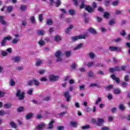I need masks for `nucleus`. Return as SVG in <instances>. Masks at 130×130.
Wrapping results in <instances>:
<instances>
[{
	"label": "nucleus",
	"mask_w": 130,
	"mask_h": 130,
	"mask_svg": "<svg viewBox=\"0 0 130 130\" xmlns=\"http://www.w3.org/2000/svg\"><path fill=\"white\" fill-rule=\"evenodd\" d=\"M51 99V97L50 96H47L43 98V101H46V102H47L49 101Z\"/></svg>",
	"instance_id": "37998d69"
},
{
	"label": "nucleus",
	"mask_w": 130,
	"mask_h": 130,
	"mask_svg": "<svg viewBox=\"0 0 130 130\" xmlns=\"http://www.w3.org/2000/svg\"><path fill=\"white\" fill-rule=\"evenodd\" d=\"M128 85V83H127V82H126V81L122 82L121 83V86L122 88H127Z\"/></svg>",
	"instance_id": "5701e85b"
},
{
	"label": "nucleus",
	"mask_w": 130,
	"mask_h": 130,
	"mask_svg": "<svg viewBox=\"0 0 130 130\" xmlns=\"http://www.w3.org/2000/svg\"><path fill=\"white\" fill-rule=\"evenodd\" d=\"M1 46L3 47L4 46H6L7 45V41L4 39L1 42Z\"/></svg>",
	"instance_id": "2f4dec72"
},
{
	"label": "nucleus",
	"mask_w": 130,
	"mask_h": 130,
	"mask_svg": "<svg viewBox=\"0 0 130 130\" xmlns=\"http://www.w3.org/2000/svg\"><path fill=\"white\" fill-rule=\"evenodd\" d=\"M109 24L110 26H112V25H114V24H115V21L110 20Z\"/></svg>",
	"instance_id": "69168bd1"
},
{
	"label": "nucleus",
	"mask_w": 130,
	"mask_h": 130,
	"mask_svg": "<svg viewBox=\"0 0 130 130\" xmlns=\"http://www.w3.org/2000/svg\"><path fill=\"white\" fill-rule=\"evenodd\" d=\"M54 40L56 41V42H58V41H60V40H61V38L60 37V36L57 35L54 37Z\"/></svg>",
	"instance_id": "393cba45"
},
{
	"label": "nucleus",
	"mask_w": 130,
	"mask_h": 130,
	"mask_svg": "<svg viewBox=\"0 0 130 130\" xmlns=\"http://www.w3.org/2000/svg\"><path fill=\"white\" fill-rule=\"evenodd\" d=\"M33 88H30L27 91V94H28V95H32V94H33Z\"/></svg>",
	"instance_id": "052dcab7"
},
{
	"label": "nucleus",
	"mask_w": 130,
	"mask_h": 130,
	"mask_svg": "<svg viewBox=\"0 0 130 130\" xmlns=\"http://www.w3.org/2000/svg\"><path fill=\"white\" fill-rule=\"evenodd\" d=\"M88 32H86L84 34L80 35L78 36H75L71 38L72 41H73V42H75V41H77V40H79L80 39H86L87 37H88Z\"/></svg>",
	"instance_id": "f257e3e1"
},
{
	"label": "nucleus",
	"mask_w": 130,
	"mask_h": 130,
	"mask_svg": "<svg viewBox=\"0 0 130 130\" xmlns=\"http://www.w3.org/2000/svg\"><path fill=\"white\" fill-rule=\"evenodd\" d=\"M87 77L88 78H92L94 77V73H93V71H90L87 73Z\"/></svg>",
	"instance_id": "c756f323"
},
{
	"label": "nucleus",
	"mask_w": 130,
	"mask_h": 130,
	"mask_svg": "<svg viewBox=\"0 0 130 130\" xmlns=\"http://www.w3.org/2000/svg\"><path fill=\"white\" fill-rule=\"evenodd\" d=\"M46 124L44 122L41 123L36 127L37 130H43L45 128Z\"/></svg>",
	"instance_id": "0eeeda50"
},
{
	"label": "nucleus",
	"mask_w": 130,
	"mask_h": 130,
	"mask_svg": "<svg viewBox=\"0 0 130 130\" xmlns=\"http://www.w3.org/2000/svg\"><path fill=\"white\" fill-rule=\"evenodd\" d=\"M113 92L114 94H120V89L119 88H116L113 90Z\"/></svg>",
	"instance_id": "58836bf2"
},
{
	"label": "nucleus",
	"mask_w": 130,
	"mask_h": 130,
	"mask_svg": "<svg viewBox=\"0 0 130 130\" xmlns=\"http://www.w3.org/2000/svg\"><path fill=\"white\" fill-rule=\"evenodd\" d=\"M70 125H71L72 127H77L78 126V123L77 122L72 121L70 122Z\"/></svg>",
	"instance_id": "f3484780"
},
{
	"label": "nucleus",
	"mask_w": 130,
	"mask_h": 130,
	"mask_svg": "<svg viewBox=\"0 0 130 130\" xmlns=\"http://www.w3.org/2000/svg\"><path fill=\"white\" fill-rule=\"evenodd\" d=\"M29 20L31 21V24H35L36 22V19H35V17L31 16L29 18Z\"/></svg>",
	"instance_id": "f704fd0d"
},
{
	"label": "nucleus",
	"mask_w": 130,
	"mask_h": 130,
	"mask_svg": "<svg viewBox=\"0 0 130 130\" xmlns=\"http://www.w3.org/2000/svg\"><path fill=\"white\" fill-rule=\"evenodd\" d=\"M105 121L104 119L99 118L96 121V125H98V126H103Z\"/></svg>",
	"instance_id": "423d86ee"
},
{
	"label": "nucleus",
	"mask_w": 130,
	"mask_h": 130,
	"mask_svg": "<svg viewBox=\"0 0 130 130\" xmlns=\"http://www.w3.org/2000/svg\"><path fill=\"white\" fill-rule=\"evenodd\" d=\"M111 77L112 78V80L115 81L118 84H119V83H120V79H119V78H116V77H115V75H112L111 76Z\"/></svg>",
	"instance_id": "ddd939ff"
},
{
	"label": "nucleus",
	"mask_w": 130,
	"mask_h": 130,
	"mask_svg": "<svg viewBox=\"0 0 130 130\" xmlns=\"http://www.w3.org/2000/svg\"><path fill=\"white\" fill-rule=\"evenodd\" d=\"M79 71L81 73H86V72H87V70H86V69H85L84 67L80 68Z\"/></svg>",
	"instance_id": "bf43d9fd"
},
{
	"label": "nucleus",
	"mask_w": 130,
	"mask_h": 130,
	"mask_svg": "<svg viewBox=\"0 0 130 130\" xmlns=\"http://www.w3.org/2000/svg\"><path fill=\"white\" fill-rule=\"evenodd\" d=\"M16 70H17V71H23V70H24V67L22 66H17L16 68Z\"/></svg>",
	"instance_id": "c03bdc74"
},
{
	"label": "nucleus",
	"mask_w": 130,
	"mask_h": 130,
	"mask_svg": "<svg viewBox=\"0 0 130 130\" xmlns=\"http://www.w3.org/2000/svg\"><path fill=\"white\" fill-rule=\"evenodd\" d=\"M10 125L13 128H17L18 126H17V124L15 123L14 121H11L10 122Z\"/></svg>",
	"instance_id": "6ab92c4d"
},
{
	"label": "nucleus",
	"mask_w": 130,
	"mask_h": 130,
	"mask_svg": "<svg viewBox=\"0 0 130 130\" xmlns=\"http://www.w3.org/2000/svg\"><path fill=\"white\" fill-rule=\"evenodd\" d=\"M83 47V44H79L74 49V50H78V49H81Z\"/></svg>",
	"instance_id": "bb28decb"
},
{
	"label": "nucleus",
	"mask_w": 130,
	"mask_h": 130,
	"mask_svg": "<svg viewBox=\"0 0 130 130\" xmlns=\"http://www.w3.org/2000/svg\"><path fill=\"white\" fill-rule=\"evenodd\" d=\"M16 96L17 97V98H18L19 100H24V99H25V92H21L20 89H17L16 93Z\"/></svg>",
	"instance_id": "7ed1b4c3"
},
{
	"label": "nucleus",
	"mask_w": 130,
	"mask_h": 130,
	"mask_svg": "<svg viewBox=\"0 0 130 130\" xmlns=\"http://www.w3.org/2000/svg\"><path fill=\"white\" fill-rule=\"evenodd\" d=\"M10 86H15L16 82H15V80L14 79H11L10 81Z\"/></svg>",
	"instance_id": "3c124183"
},
{
	"label": "nucleus",
	"mask_w": 130,
	"mask_h": 130,
	"mask_svg": "<svg viewBox=\"0 0 130 130\" xmlns=\"http://www.w3.org/2000/svg\"><path fill=\"white\" fill-rule=\"evenodd\" d=\"M109 71L110 73H114L115 71H120V68L118 66H116L114 68H110Z\"/></svg>",
	"instance_id": "9b49d317"
},
{
	"label": "nucleus",
	"mask_w": 130,
	"mask_h": 130,
	"mask_svg": "<svg viewBox=\"0 0 130 130\" xmlns=\"http://www.w3.org/2000/svg\"><path fill=\"white\" fill-rule=\"evenodd\" d=\"M27 24H28V23L27 22V20L26 19L22 20L21 22V25L24 27H26V26H27Z\"/></svg>",
	"instance_id": "a19ab883"
},
{
	"label": "nucleus",
	"mask_w": 130,
	"mask_h": 130,
	"mask_svg": "<svg viewBox=\"0 0 130 130\" xmlns=\"http://www.w3.org/2000/svg\"><path fill=\"white\" fill-rule=\"evenodd\" d=\"M20 10H21V11H25L27 10V6H26V5H21L20 7Z\"/></svg>",
	"instance_id": "603ef678"
},
{
	"label": "nucleus",
	"mask_w": 130,
	"mask_h": 130,
	"mask_svg": "<svg viewBox=\"0 0 130 130\" xmlns=\"http://www.w3.org/2000/svg\"><path fill=\"white\" fill-rule=\"evenodd\" d=\"M19 40L18 38H15L12 41V44H17L18 42H19Z\"/></svg>",
	"instance_id": "e433bc0d"
},
{
	"label": "nucleus",
	"mask_w": 130,
	"mask_h": 130,
	"mask_svg": "<svg viewBox=\"0 0 130 130\" xmlns=\"http://www.w3.org/2000/svg\"><path fill=\"white\" fill-rule=\"evenodd\" d=\"M102 130H109V127L107 126H103L101 128Z\"/></svg>",
	"instance_id": "774afa93"
},
{
	"label": "nucleus",
	"mask_w": 130,
	"mask_h": 130,
	"mask_svg": "<svg viewBox=\"0 0 130 130\" xmlns=\"http://www.w3.org/2000/svg\"><path fill=\"white\" fill-rule=\"evenodd\" d=\"M57 130H64V126H59L57 127Z\"/></svg>",
	"instance_id": "338daca9"
},
{
	"label": "nucleus",
	"mask_w": 130,
	"mask_h": 130,
	"mask_svg": "<svg viewBox=\"0 0 130 130\" xmlns=\"http://www.w3.org/2000/svg\"><path fill=\"white\" fill-rule=\"evenodd\" d=\"M53 123H54V120H52V121L49 123V126L48 127V128L49 129H51L53 127Z\"/></svg>",
	"instance_id": "412c9836"
},
{
	"label": "nucleus",
	"mask_w": 130,
	"mask_h": 130,
	"mask_svg": "<svg viewBox=\"0 0 130 130\" xmlns=\"http://www.w3.org/2000/svg\"><path fill=\"white\" fill-rule=\"evenodd\" d=\"M112 5L114 7H116L117 6H118V1H116L112 2Z\"/></svg>",
	"instance_id": "6e6d98bb"
},
{
	"label": "nucleus",
	"mask_w": 130,
	"mask_h": 130,
	"mask_svg": "<svg viewBox=\"0 0 130 130\" xmlns=\"http://www.w3.org/2000/svg\"><path fill=\"white\" fill-rule=\"evenodd\" d=\"M43 62V60H37L36 62V66H40V64H42Z\"/></svg>",
	"instance_id": "5fc2aeb1"
},
{
	"label": "nucleus",
	"mask_w": 130,
	"mask_h": 130,
	"mask_svg": "<svg viewBox=\"0 0 130 130\" xmlns=\"http://www.w3.org/2000/svg\"><path fill=\"white\" fill-rule=\"evenodd\" d=\"M69 13L71 16H74V15H76V12L73 9L69 10Z\"/></svg>",
	"instance_id": "72a5a7b5"
},
{
	"label": "nucleus",
	"mask_w": 130,
	"mask_h": 130,
	"mask_svg": "<svg viewBox=\"0 0 130 130\" xmlns=\"http://www.w3.org/2000/svg\"><path fill=\"white\" fill-rule=\"evenodd\" d=\"M122 39L121 38H117L113 40L114 42H116V43H118V42H120Z\"/></svg>",
	"instance_id": "8fccbe9b"
},
{
	"label": "nucleus",
	"mask_w": 130,
	"mask_h": 130,
	"mask_svg": "<svg viewBox=\"0 0 130 130\" xmlns=\"http://www.w3.org/2000/svg\"><path fill=\"white\" fill-rule=\"evenodd\" d=\"M0 23H1L2 25H6V24H7V22L4 20V16H0Z\"/></svg>",
	"instance_id": "aec40b11"
},
{
	"label": "nucleus",
	"mask_w": 130,
	"mask_h": 130,
	"mask_svg": "<svg viewBox=\"0 0 130 130\" xmlns=\"http://www.w3.org/2000/svg\"><path fill=\"white\" fill-rule=\"evenodd\" d=\"M110 17V13L109 12H105L104 14V18L105 19H108Z\"/></svg>",
	"instance_id": "c9c22d12"
},
{
	"label": "nucleus",
	"mask_w": 130,
	"mask_h": 130,
	"mask_svg": "<svg viewBox=\"0 0 130 130\" xmlns=\"http://www.w3.org/2000/svg\"><path fill=\"white\" fill-rule=\"evenodd\" d=\"M119 109L121 111H124L125 110V107H124V105L123 104H120L118 106Z\"/></svg>",
	"instance_id": "4be33fe9"
},
{
	"label": "nucleus",
	"mask_w": 130,
	"mask_h": 130,
	"mask_svg": "<svg viewBox=\"0 0 130 130\" xmlns=\"http://www.w3.org/2000/svg\"><path fill=\"white\" fill-rule=\"evenodd\" d=\"M87 13H84L83 16V18H84L85 23H88L89 22V18H87Z\"/></svg>",
	"instance_id": "cd10ccee"
},
{
	"label": "nucleus",
	"mask_w": 130,
	"mask_h": 130,
	"mask_svg": "<svg viewBox=\"0 0 130 130\" xmlns=\"http://www.w3.org/2000/svg\"><path fill=\"white\" fill-rule=\"evenodd\" d=\"M88 31L90 32V33H91V34H93V35L97 34V31H96V30H95V29L93 27H90L88 29Z\"/></svg>",
	"instance_id": "4468645a"
},
{
	"label": "nucleus",
	"mask_w": 130,
	"mask_h": 130,
	"mask_svg": "<svg viewBox=\"0 0 130 130\" xmlns=\"http://www.w3.org/2000/svg\"><path fill=\"white\" fill-rule=\"evenodd\" d=\"M89 87H99V85L96 83H91V84H90Z\"/></svg>",
	"instance_id": "e2e57ef3"
},
{
	"label": "nucleus",
	"mask_w": 130,
	"mask_h": 130,
	"mask_svg": "<svg viewBox=\"0 0 130 130\" xmlns=\"http://www.w3.org/2000/svg\"><path fill=\"white\" fill-rule=\"evenodd\" d=\"M124 80L125 81V82H129V81H130L129 75H125V76L124 77Z\"/></svg>",
	"instance_id": "473e14b6"
},
{
	"label": "nucleus",
	"mask_w": 130,
	"mask_h": 130,
	"mask_svg": "<svg viewBox=\"0 0 130 130\" xmlns=\"http://www.w3.org/2000/svg\"><path fill=\"white\" fill-rule=\"evenodd\" d=\"M58 79H59V76H58L50 75L49 76V80L50 82H56V81H58Z\"/></svg>",
	"instance_id": "20e7f679"
},
{
	"label": "nucleus",
	"mask_w": 130,
	"mask_h": 130,
	"mask_svg": "<svg viewBox=\"0 0 130 130\" xmlns=\"http://www.w3.org/2000/svg\"><path fill=\"white\" fill-rule=\"evenodd\" d=\"M3 39H4L7 41V40H12V38L11 37V36H8L6 37H4Z\"/></svg>",
	"instance_id": "4d7b16f0"
},
{
	"label": "nucleus",
	"mask_w": 130,
	"mask_h": 130,
	"mask_svg": "<svg viewBox=\"0 0 130 130\" xmlns=\"http://www.w3.org/2000/svg\"><path fill=\"white\" fill-rule=\"evenodd\" d=\"M39 19L40 22L42 23L43 22V14H40L39 16Z\"/></svg>",
	"instance_id": "09e8293b"
},
{
	"label": "nucleus",
	"mask_w": 130,
	"mask_h": 130,
	"mask_svg": "<svg viewBox=\"0 0 130 130\" xmlns=\"http://www.w3.org/2000/svg\"><path fill=\"white\" fill-rule=\"evenodd\" d=\"M64 96L66 99L67 102H70L71 99V95L69 91H66L64 93Z\"/></svg>",
	"instance_id": "9d476101"
},
{
	"label": "nucleus",
	"mask_w": 130,
	"mask_h": 130,
	"mask_svg": "<svg viewBox=\"0 0 130 130\" xmlns=\"http://www.w3.org/2000/svg\"><path fill=\"white\" fill-rule=\"evenodd\" d=\"M33 117V113H30L26 115V118L27 120H29V119H31Z\"/></svg>",
	"instance_id": "a878e982"
},
{
	"label": "nucleus",
	"mask_w": 130,
	"mask_h": 130,
	"mask_svg": "<svg viewBox=\"0 0 130 130\" xmlns=\"http://www.w3.org/2000/svg\"><path fill=\"white\" fill-rule=\"evenodd\" d=\"M109 50H110V51H117V52H118L122 50V48L117 47L115 46H110L109 47Z\"/></svg>",
	"instance_id": "39448f33"
},
{
	"label": "nucleus",
	"mask_w": 130,
	"mask_h": 130,
	"mask_svg": "<svg viewBox=\"0 0 130 130\" xmlns=\"http://www.w3.org/2000/svg\"><path fill=\"white\" fill-rule=\"evenodd\" d=\"M47 25H48L49 26H51V25H53V21H52V19H49L46 21Z\"/></svg>",
	"instance_id": "b1692460"
},
{
	"label": "nucleus",
	"mask_w": 130,
	"mask_h": 130,
	"mask_svg": "<svg viewBox=\"0 0 130 130\" xmlns=\"http://www.w3.org/2000/svg\"><path fill=\"white\" fill-rule=\"evenodd\" d=\"M0 52H1V55L2 56H7L8 55V53L5 51L1 50Z\"/></svg>",
	"instance_id": "a18cd8bd"
},
{
	"label": "nucleus",
	"mask_w": 130,
	"mask_h": 130,
	"mask_svg": "<svg viewBox=\"0 0 130 130\" xmlns=\"http://www.w3.org/2000/svg\"><path fill=\"white\" fill-rule=\"evenodd\" d=\"M86 11H87L88 13H92V12H94V10H93V8H91L90 6H87L85 8Z\"/></svg>",
	"instance_id": "a211bd4d"
},
{
	"label": "nucleus",
	"mask_w": 130,
	"mask_h": 130,
	"mask_svg": "<svg viewBox=\"0 0 130 130\" xmlns=\"http://www.w3.org/2000/svg\"><path fill=\"white\" fill-rule=\"evenodd\" d=\"M22 59V57L21 56H16V57H12V60L14 61V62H20Z\"/></svg>",
	"instance_id": "1a4fd4ad"
},
{
	"label": "nucleus",
	"mask_w": 130,
	"mask_h": 130,
	"mask_svg": "<svg viewBox=\"0 0 130 130\" xmlns=\"http://www.w3.org/2000/svg\"><path fill=\"white\" fill-rule=\"evenodd\" d=\"M61 54V52L60 51H58L56 52L55 55L57 57L56 61L58 62L59 61H61V57H60V55Z\"/></svg>",
	"instance_id": "6e6552de"
},
{
	"label": "nucleus",
	"mask_w": 130,
	"mask_h": 130,
	"mask_svg": "<svg viewBox=\"0 0 130 130\" xmlns=\"http://www.w3.org/2000/svg\"><path fill=\"white\" fill-rule=\"evenodd\" d=\"M87 55L91 59H94L96 57V54L94 52H89L87 54Z\"/></svg>",
	"instance_id": "f8f14e48"
},
{
	"label": "nucleus",
	"mask_w": 130,
	"mask_h": 130,
	"mask_svg": "<svg viewBox=\"0 0 130 130\" xmlns=\"http://www.w3.org/2000/svg\"><path fill=\"white\" fill-rule=\"evenodd\" d=\"M126 46H127V47H128L129 48L128 51V54H129V55H130V43H128V42L126 43Z\"/></svg>",
	"instance_id": "680f3d73"
},
{
	"label": "nucleus",
	"mask_w": 130,
	"mask_h": 130,
	"mask_svg": "<svg viewBox=\"0 0 130 130\" xmlns=\"http://www.w3.org/2000/svg\"><path fill=\"white\" fill-rule=\"evenodd\" d=\"M13 9H14V7L9 6L7 7V11L8 13H11L12 11H13Z\"/></svg>",
	"instance_id": "79ce46f5"
},
{
	"label": "nucleus",
	"mask_w": 130,
	"mask_h": 130,
	"mask_svg": "<svg viewBox=\"0 0 130 130\" xmlns=\"http://www.w3.org/2000/svg\"><path fill=\"white\" fill-rule=\"evenodd\" d=\"M9 113V111L8 112H5V111L2 110L0 111V115L1 116H4L5 114H8Z\"/></svg>",
	"instance_id": "ea45409f"
},
{
	"label": "nucleus",
	"mask_w": 130,
	"mask_h": 130,
	"mask_svg": "<svg viewBox=\"0 0 130 130\" xmlns=\"http://www.w3.org/2000/svg\"><path fill=\"white\" fill-rule=\"evenodd\" d=\"M113 85H108L105 87V89L107 90V91H110L111 89H113Z\"/></svg>",
	"instance_id": "4c0bfd02"
},
{
	"label": "nucleus",
	"mask_w": 130,
	"mask_h": 130,
	"mask_svg": "<svg viewBox=\"0 0 130 130\" xmlns=\"http://www.w3.org/2000/svg\"><path fill=\"white\" fill-rule=\"evenodd\" d=\"M74 26L73 25H71L68 28H67L66 31H65V33L66 34H70L72 29H73V27Z\"/></svg>",
	"instance_id": "dca6fc26"
},
{
	"label": "nucleus",
	"mask_w": 130,
	"mask_h": 130,
	"mask_svg": "<svg viewBox=\"0 0 130 130\" xmlns=\"http://www.w3.org/2000/svg\"><path fill=\"white\" fill-rule=\"evenodd\" d=\"M32 81L35 86H37V87L40 86V82H39V81H38V80L36 79H33Z\"/></svg>",
	"instance_id": "2eb2a0df"
},
{
	"label": "nucleus",
	"mask_w": 130,
	"mask_h": 130,
	"mask_svg": "<svg viewBox=\"0 0 130 130\" xmlns=\"http://www.w3.org/2000/svg\"><path fill=\"white\" fill-rule=\"evenodd\" d=\"M38 43L40 45H41V46H43V45H45V42L42 40H40L39 41Z\"/></svg>",
	"instance_id": "de8ad7c7"
},
{
	"label": "nucleus",
	"mask_w": 130,
	"mask_h": 130,
	"mask_svg": "<svg viewBox=\"0 0 130 130\" xmlns=\"http://www.w3.org/2000/svg\"><path fill=\"white\" fill-rule=\"evenodd\" d=\"M71 54H72V52L71 51L66 52V57H70V56H71Z\"/></svg>",
	"instance_id": "13d9d810"
},
{
	"label": "nucleus",
	"mask_w": 130,
	"mask_h": 130,
	"mask_svg": "<svg viewBox=\"0 0 130 130\" xmlns=\"http://www.w3.org/2000/svg\"><path fill=\"white\" fill-rule=\"evenodd\" d=\"M115 15H122V11L119 10H116L115 11Z\"/></svg>",
	"instance_id": "49530a36"
},
{
	"label": "nucleus",
	"mask_w": 130,
	"mask_h": 130,
	"mask_svg": "<svg viewBox=\"0 0 130 130\" xmlns=\"http://www.w3.org/2000/svg\"><path fill=\"white\" fill-rule=\"evenodd\" d=\"M38 34L40 36H43V35H44V34H45V31H44V30H38Z\"/></svg>",
	"instance_id": "7c9ffc66"
},
{
	"label": "nucleus",
	"mask_w": 130,
	"mask_h": 130,
	"mask_svg": "<svg viewBox=\"0 0 130 130\" xmlns=\"http://www.w3.org/2000/svg\"><path fill=\"white\" fill-rule=\"evenodd\" d=\"M4 108H6L7 109H9L12 107V104L9 103V104H5L4 105Z\"/></svg>",
	"instance_id": "c85d7f7f"
},
{
	"label": "nucleus",
	"mask_w": 130,
	"mask_h": 130,
	"mask_svg": "<svg viewBox=\"0 0 130 130\" xmlns=\"http://www.w3.org/2000/svg\"><path fill=\"white\" fill-rule=\"evenodd\" d=\"M40 81H41V82H47V79H46V77H42L40 79Z\"/></svg>",
	"instance_id": "0e129e2a"
},
{
	"label": "nucleus",
	"mask_w": 130,
	"mask_h": 130,
	"mask_svg": "<svg viewBox=\"0 0 130 130\" xmlns=\"http://www.w3.org/2000/svg\"><path fill=\"white\" fill-rule=\"evenodd\" d=\"M61 4V2H60V0H57L56 2V7L57 8L60 6Z\"/></svg>",
	"instance_id": "864d4df0"
},
{
	"label": "nucleus",
	"mask_w": 130,
	"mask_h": 130,
	"mask_svg": "<svg viewBox=\"0 0 130 130\" xmlns=\"http://www.w3.org/2000/svg\"><path fill=\"white\" fill-rule=\"evenodd\" d=\"M75 7H78L79 4H81L79 6L80 9H84L85 8V3L86 0H73Z\"/></svg>",
	"instance_id": "f03ea898"
}]
</instances>
